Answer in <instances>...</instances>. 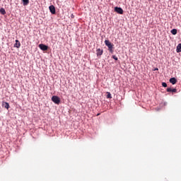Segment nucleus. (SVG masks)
Instances as JSON below:
<instances>
[{
	"label": "nucleus",
	"instance_id": "f257e3e1",
	"mask_svg": "<svg viewBox=\"0 0 181 181\" xmlns=\"http://www.w3.org/2000/svg\"><path fill=\"white\" fill-rule=\"evenodd\" d=\"M105 45L108 47L109 52L113 53L114 50L112 49H114V45H112L108 40H105Z\"/></svg>",
	"mask_w": 181,
	"mask_h": 181
},
{
	"label": "nucleus",
	"instance_id": "f03ea898",
	"mask_svg": "<svg viewBox=\"0 0 181 181\" xmlns=\"http://www.w3.org/2000/svg\"><path fill=\"white\" fill-rule=\"evenodd\" d=\"M52 101L54 103V104H60V98L56 95L52 97Z\"/></svg>",
	"mask_w": 181,
	"mask_h": 181
},
{
	"label": "nucleus",
	"instance_id": "7ed1b4c3",
	"mask_svg": "<svg viewBox=\"0 0 181 181\" xmlns=\"http://www.w3.org/2000/svg\"><path fill=\"white\" fill-rule=\"evenodd\" d=\"M38 47H40V49L41 50H43V52H46V50H47V49H49V47L45 44H40L38 45Z\"/></svg>",
	"mask_w": 181,
	"mask_h": 181
},
{
	"label": "nucleus",
	"instance_id": "20e7f679",
	"mask_svg": "<svg viewBox=\"0 0 181 181\" xmlns=\"http://www.w3.org/2000/svg\"><path fill=\"white\" fill-rule=\"evenodd\" d=\"M115 12H117V13L122 15V13H124V10H122L121 7H115Z\"/></svg>",
	"mask_w": 181,
	"mask_h": 181
},
{
	"label": "nucleus",
	"instance_id": "39448f33",
	"mask_svg": "<svg viewBox=\"0 0 181 181\" xmlns=\"http://www.w3.org/2000/svg\"><path fill=\"white\" fill-rule=\"evenodd\" d=\"M49 9L51 13H52V15L56 14V8L54 7V6H53V5L49 6Z\"/></svg>",
	"mask_w": 181,
	"mask_h": 181
},
{
	"label": "nucleus",
	"instance_id": "423d86ee",
	"mask_svg": "<svg viewBox=\"0 0 181 181\" xmlns=\"http://www.w3.org/2000/svg\"><path fill=\"white\" fill-rule=\"evenodd\" d=\"M103 53H104V50H103L100 48L96 50L97 56H103Z\"/></svg>",
	"mask_w": 181,
	"mask_h": 181
},
{
	"label": "nucleus",
	"instance_id": "0eeeda50",
	"mask_svg": "<svg viewBox=\"0 0 181 181\" xmlns=\"http://www.w3.org/2000/svg\"><path fill=\"white\" fill-rule=\"evenodd\" d=\"M14 47H16L17 49H19L21 47V42L19 40H16V43L14 44Z\"/></svg>",
	"mask_w": 181,
	"mask_h": 181
},
{
	"label": "nucleus",
	"instance_id": "6e6552de",
	"mask_svg": "<svg viewBox=\"0 0 181 181\" xmlns=\"http://www.w3.org/2000/svg\"><path fill=\"white\" fill-rule=\"evenodd\" d=\"M168 93H177V90L176 88L172 89L170 88H167Z\"/></svg>",
	"mask_w": 181,
	"mask_h": 181
},
{
	"label": "nucleus",
	"instance_id": "1a4fd4ad",
	"mask_svg": "<svg viewBox=\"0 0 181 181\" xmlns=\"http://www.w3.org/2000/svg\"><path fill=\"white\" fill-rule=\"evenodd\" d=\"M2 105L4 107V108H6V110L9 108V103L6 102H3Z\"/></svg>",
	"mask_w": 181,
	"mask_h": 181
},
{
	"label": "nucleus",
	"instance_id": "9d476101",
	"mask_svg": "<svg viewBox=\"0 0 181 181\" xmlns=\"http://www.w3.org/2000/svg\"><path fill=\"white\" fill-rule=\"evenodd\" d=\"M177 81L175 78H170V83H171V84H175Z\"/></svg>",
	"mask_w": 181,
	"mask_h": 181
},
{
	"label": "nucleus",
	"instance_id": "9b49d317",
	"mask_svg": "<svg viewBox=\"0 0 181 181\" xmlns=\"http://www.w3.org/2000/svg\"><path fill=\"white\" fill-rule=\"evenodd\" d=\"M181 52V43L179 44L177 46V53H180Z\"/></svg>",
	"mask_w": 181,
	"mask_h": 181
},
{
	"label": "nucleus",
	"instance_id": "f8f14e48",
	"mask_svg": "<svg viewBox=\"0 0 181 181\" xmlns=\"http://www.w3.org/2000/svg\"><path fill=\"white\" fill-rule=\"evenodd\" d=\"M0 13L1 15H5L6 13V11H5V8H0Z\"/></svg>",
	"mask_w": 181,
	"mask_h": 181
},
{
	"label": "nucleus",
	"instance_id": "ddd939ff",
	"mask_svg": "<svg viewBox=\"0 0 181 181\" xmlns=\"http://www.w3.org/2000/svg\"><path fill=\"white\" fill-rule=\"evenodd\" d=\"M22 1H23L24 6H26V5L29 4V0H22Z\"/></svg>",
	"mask_w": 181,
	"mask_h": 181
},
{
	"label": "nucleus",
	"instance_id": "4468645a",
	"mask_svg": "<svg viewBox=\"0 0 181 181\" xmlns=\"http://www.w3.org/2000/svg\"><path fill=\"white\" fill-rule=\"evenodd\" d=\"M171 33H172V35H176V34L177 33V30H176V29H173V30H171Z\"/></svg>",
	"mask_w": 181,
	"mask_h": 181
},
{
	"label": "nucleus",
	"instance_id": "2eb2a0df",
	"mask_svg": "<svg viewBox=\"0 0 181 181\" xmlns=\"http://www.w3.org/2000/svg\"><path fill=\"white\" fill-rule=\"evenodd\" d=\"M107 98H112V96L111 95V93L107 92Z\"/></svg>",
	"mask_w": 181,
	"mask_h": 181
},
{
	"label": "nucleus",
	"instance_id": "dca6fc26",
	"mask_svg": "<svg viewBox=\"0 0 181 181\" xmlns=\"http://www.w3.org/2000/svg\"><path fill=\"white\" fill-rule=\"evenodd\" d=\"M112 59H114V60H118V57H117V56H115V55H112Z\"/></svg>",
	"mask_w": 181,
	"mask_h": 181
},
{
	"label": "nucleus",
	"instance_id": "f3484780",
	"mask_svg": "<svg viewBox=\"0 0 181 181\" xmlns=\"http://www.w3.org/2000/svg\"><path fill=\"white\" fill-rule=\"evenodd\" d=\"M162 86H163V87H168V84L165 82L162 83Z\"/></svg>",
	"mask_w": 181,
	"mask_h": 181
},
{
	"label": "nucleus",
	"instance_id": "a211bd4d",
	"mask_svg": "<svg viewBox=\"0 0 181 181\" xmlns=\"http://www.w3.org/2000/svg\"><path fill=\"white\" fill-rule=\"evenodd\" d=\"M155 70H159L158 68H156Z\"/></svg>",
	"mask_w": 181,
	"mask_h": 181
},
{
	"label": "nucleus",
	"instance_id": "6ab92c4d",
	"mask_svg": "<svg viewBox=\"0 0 181 181\" xmlns=\"http://www.w3.org/2000/svg\"><path fill=\"white\" fill-rule=\"evenodd\" d=\"M98 115H100V114H98V115H97V117H98Z\"/></svg>",
	"mask_w": 181,
	"mask_h": 181
}]
</instances>
